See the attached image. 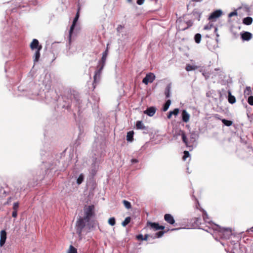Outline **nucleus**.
Masks as SVG:
<instances>
[{
  "instance_id": "52",
  "label": "nucleus",
  "mask_w": 253,
  "mask_h": 253,
  "mask_svg": "<svg viewBox=\"0 0 253 253\" xmlns=\"http://www.w3.org/2000/svg\"><path fill=\"white\" fill-rule=\"evenodd\" d=\"M217 28L216 27H215L214 28V32L216 33L217 32Z\"/></svg>"
},
{
  "instance_id": "11",
  "label": "nucleus",
  "mask_w": 253,
  "mask_h": 253,
  "mask_svg": "<svg viewBox=\"0 0 253 253\" xmlns=\"http://www.w3.org/2000/svg\"><path fill=\"white\" fill-rule=\"evenodd\" d=\"M108 44H107V48H106V50L104 52H103V53H102V56L101 60L100 61V62L101 63V65L100 66H103V67L105 65L107 56L108 53Z\"/></svg>"
},
{
  "instance_id": "32",
  "label": "nucleus",
  "mask_w": 253,
  "mask_h": 253,
  "mask_svg": "<svg viewBox=\"0 0 253 253\" xmlns=\"http://www.w3.org/2000/svg\"><path fill=\"white\" fill-rule=\"evenodd\" d=\"M190 156L189 155V152L188 151H185L184 152V155L182 157V159L184 161H185L186 158H187L188 157H189Z\"/></svg>"
},
{
  "instance_id": "26",
  "label": "nucleus",
  "mask_w": 253,
  "mask_h": 253,
  "mask_svg": "<svg viewBox=\"0 0 253 253\" xmlns=\"http://www.w3.org/2000/svg\"><path fill=\"white\" fill-rule=\"evenodd\" d=\"M221 121L224 125H225L227 126H231L233 124L232 121H229V120H227L225 119H222Z\"/></svg>"
},
{
  "instance_id": "3",
  "label": "nucleus",
  "mask_w": 253,
  "mask_h": 253,
  "mask_svg": "<svg viewBox=\"0 0 253 253\" xmlns=\"http://www.w3.org/2000/svg\"><path fill=\"white\" fill-rule=\"evenodd\" d=\"M216 227L219 228L220 232L223 233V235L229 236H236L237 235L235 232H233L230 228H221L218 226V225H216Z\"/></svg>"
},
{
  "instance_id": "50",
  "label": "nucleus",
  "mask_w": 253,
  "mask_h": 253,
  "mask_svg": "<svg viewBox=\"0 0 253 253\" xmlns=\"http://www.w3.org/2000/svg\"><path fill=\"white\" fill-rule=\"evenodd\" d=\"M250 231H251L253 232V226L251 228H250V229L247 230V231H248V232Z\"/></svg>"
},
{
  "instance_id": "21",
  "label": "nucleus",
  "mask_w": 253,
  "mask_h": 253,
  "mask_svg": "<svg viewBox=\"0 0 253 253\" xmlns=\"http://www.w3.org/2000/svg\"><path fill=\"white\" fill-rule=\"evenodd\" d=\"M253 22V19L252 17H247L243 19V23L247 25H251Z\"/></svg>"
},
{
  "instance_id": "53",
  "label": "nucleus",
  "mask_w": 253,
  "mask_h": 253,
  "mask_svg": "<svg viewBox=\"0 0 253 253\" xmlns=\"http://www.w3.org/2000/svg\"><path fill=\"white\" fill-rule=\"evenodd\" d=\"M144 237H145V238L149 237V235L148 234H146V235H145Z\"/></svg>"
},
{
  "instance_id": "20",
  "label": "nucleus",
  "mask_w": 253,
  "mask_h": 253,
  "mask_svg": "<svg viewBox=\"0 0 253 253\" xmlns=\"http://www.w3.org/2000/svg\"><path fill=\"white\" fill-rule=\"evenodd\" d=\"M133 131H129L127 132L126 135V140L127 141L131 142L133 140Z\"/></svg>"
},
{
  "instance_id": "16",
  "label": "nucleus",
  "mask_w": 253,
  "mask_h": 253,
  "mask_svg": "<svg viewBox=\"0 0 253 253\" xmlns=\"http://www.w3.org/2000/svg\"><path fill=\"white\" fill-rule=\"evenodd\" d=\"M179 112V109L178 108H175L173 111H170L169 112V114L167 116V118L169 119H170L172 115H174L175 116H176L178 114Z\"/></svg>"
},
{
  "instance_id": "35",
  "label": "nucleus",
  "mask_w": 253,
  "mask_h": 253,
  "mask_svg": "<svg viewBox=\"0 0 253 253\" xmlns=\"http://www.w3.org/2000/svg\"><path fill=\"white\" fill-rule=\"evenodd\" d=\"M203 216V218H204V220L206 222H209L208 221V219H209L208 215L205 211H204Z\"/></svg>"
},
{
  "instance_id": "45",
  "label": "nucleus",
  "mask_w": 253,
  "mask_h": 253,
  "mask_svg": "<svg viewBox=\"0 0 253 253\" xmlns=\"http://www.w3.org/2000/svg\"><path fill=\"white\" fill-rule=\"evenodd\" d=\"M138 162V161L136 159H132L131 160V163L133 164V163H136Z\"/></svg>"
},
{
  "instance_id": "4",
  "label": "nucleus",
  "mask_w": 253,
  "mask_h": 253,
  "mask_svg": "<svg viewBox=\"0 0 253 253\" xmlns=\"http://www.w3.org/2000/svg\"><path fill=\"white\" fill-rule=\"evenodd\" d=\"M155 79V75L152 73H150L146 75L145 77L143 79L142 82L145 84H148L149 83H152Z\"/></svg>"
},
{
  "instance_id": "42",
  "label": "nucleus",
  "mask_w": 253,
  "mask_h": 253,
  "mask_svg": "<svg viewBox=\"0 0 253 253\" xmlns=\"http://www.w3.org/2000/svg\"><path fill=\"white\" fill-rule=\"evenodd\" d=\"M144 2V0H137V3L138 5H142Z\"/></svg>"
},
{
  "instance_id": "33",
  "label": "nucleus",
  "mask_w": 253,
  "mask_h": 253,
  "mask_svg": "<svg viewBox=\"0 0 253 253\" xmlns=\"http://www.w3.org/2000/svg\"><path fill=\"white\" fill-rule=\"evenodd\" d=\"M248 102L251 105H253V96H250L248 99Z\"/></svg>"
},
{
  "instance_id": "37",
  "label": "nucleus",
  "mask_w": 253,
  "mask_h": 253,
  "mask_svg": "<svg viewBox=\"0 0 253 253\" xmlns=\"http://www.w3.org/2000/svg\"><path fill=\"white\" fill-rule=\"evenodd\" d=\"M237 15V12L236 10L233 11V12H230L229 14H228V17H231L233 16H236Z\"/></svg>"
},
{
  "instance_id": "43",
  "label": "nucleus",
  "mask_w": 253,
  "mask_h": 253,
  "mask_svg": "<svg viewBox=\"0 0 253 253\" xmlns=\"http://www.w3.org/2000/svg\"><path fill=\"white\" fill-rule=\"evenodd\" d=\"M187 24H188V26H187V27H185V28H183V29H182V30H185L186 29L188 28V27L189 26H191V25H192V22L191 21H188V23H187Z\"/></svg>"
},
{
  "instance_id": "55",
  "label": "nucleus",
  "mask_w": 253,
  "mask_h": 253,
  "mask_svg": "<svg viewBox=\"0 0 253 253\" xmlns=\"http://www.w3.org/2000/svg\"><path fill=\"white\" fill-rule=\"evenodd\" d=\"M177 230V229H171V231H173V230Z\"/></svg>"
},
{
  "instance_id": "39",
  "label": "nucleus",
  "mask_w": 253,
  "mask_h": 253,
  "mask_svg": "<svg viewBox=\"0 0 253 253\" xmlns=\"http://www.w3.org/2000/svg\"><path fill=\"white\" fill-rule=\"evenodd\" d=\"M0 237H6V232L5 230H3L1 231Z\"/></svg>"
},
{
  "instance_id": "13",
  "label": "nucleus",
  "mask_w": 253,
  "mask_h": 253,
  "mask_svg": "<svg viewBox=\"0 0 253 253\" xmlns=\"http://www.w3.org/2000/svg\"><path fill=\"white\" fill-rule=\"evenodd\" d=\"M41 45H39V42L38 40L34 39L30 44V47L32 50L38 49L39 48Z\"/></svg>"
},
{
  "instance_id": "27",
  "label": "nucleus",
  "mask_w": 253,
  "mask_h": 253,
  "mask_svg": "<svg viewBox=\"0 0 253 253\" xmlns=\"http://www.w3.org/2000/svg\"><path fill=\"white\" fill-rule=\"evenodd\" d=\"M194 40L196 43H199L201 40V35L200 34H196L194 37Z\"/></svg>"
},
{
  "instance_id": "2",
  "label": "nucleus",
  "mask_w": 253,
  "mask_h": 253,
  "mask_svg": "<svg viewBox=\"0 0 253 253\" xmlns=\"http://www.w3.org/2000/svg\"><path fill=\"white\" fill-rule=\"evenodd\" d=\"M147 224V227L151 230L155 231L160 230L156 233L157 237H161L165 233L169 230V229H166L164 226L160 225L158 223L148 222Z\"/></svg>"
},
{
  "instance_id": "24",
  "label": "nucleus",
  "mask_w": 253,
  "mask_h": 253,
  "mask_svg": "<svg viewBox=\"0 0 253 253\" xmlns=\"http://www.w3.org/2000/svg\"><path fill=\"white\" fill-rule=\"evenodd\" d=\"M84 178V175L83 173L80 174L77 180V183L78 185H80L83 182Z\"/></svg>"
},
{
  "instance_id": "8",
  "label": "nucleus",
  "mask_w": 253,
  "mask_h": 253,
  "mask_svg": "<svg viewBox=\"0 0 253 253\" xmlns=\"http://www.w3.org/2000/svg\"><path fill=\"white\" fill-rule=\"evenodd\" d=\"M156 111V108L155 107H150L148 108L145 111H144V113L147 114L150 117H152L154 115Z\"/></svg>"
},
{
  "instance_id": "41",
  "label": "nucleus",
  "mask_w": 253,
  "mask_h": 253,
  "mask_svg": "<svg viewBox=\"0 0 253 253\" xmlns=\"http://www.w3.org/2000/svg\"><path fill=\"white\" fill-rule=\"evenodd\" d=\"M12 216L13 217H16L17 216V211H13L12 213Z\"/></svg>"
},
{
  "instance_id": "47",
  "label": "nucleus",
  "mask_w": 253,
  "mask_h": 253,
  "mask_svg": "<svg viewBox=\"0 0 253 253\" xmlns=\"http://www.w3.org/2000/svg\"><path fill=\"white\" fill-rule=\"evenodd\" d=\"M96 172V169H92L91 170V173H92L93 175H94V174H95Z\"/></svg>"
},
{
  "instance_id": "18",
  "label": "nucleus",
  "mask_w": 253,
  "mask_h": 253,
  "mask_svg": "<svg viewBox=\"0 0 253 253\" xmlns=\"http://www.w3.org/2000/svg\"><path fill=\"white\" fill-rule=\"evenodd\" d=\"M228 102L231 104H234L236 102V98L234 96L232 95L231 94V91H228Z\"/></svg>"
},
{
  "instance_id": "48",
  "label": "nucleus",
  "mask_w": 253,
  "mask_h": 253,
  "mask_svg": "<svg viewBox=\"0 0 253 253\" xmlns=\"http://www.w3.org/2000/svg\"><path fill=\"white\" fill-rule=\"evenodd\" d=\"M11 199L12 198L11 197L9 198L8 199L7 201V202H6V203L5 204H8L9 203H10L11 201Z\"/></svg>"
},
{
  "instance_id": "10",
  "label": "nucleus",
  "mask_w": 253,
  "mask_h": 253,
  "mask_svg": "<svg viewBox=\"0 0 253 253\" xmlns=\"http://www.w3.org/2000/svg\"><path fill=\"white\" fill-rule=\"evenodd\" d=\"M164 219L166 222L170 224H173L175 222L174 218L170 214H166L164 215Z\"/></svg>"
},
{
  "instance_id": "28",
  "label": "nucleus",
  "mask_w": 253,
  "mask_h": 253,
  "mask_svg": "<svg viewBox=\"0 0 253 253\" xmlns=\"http://www.w3.org/2000/svg\"><path fill=\"white\" fill-rule=\"evenodd\" d=\"M130 220H131L130 217L128 216V217H126L125 218V219L124 220V221H123L122 222V225L124 227L126 226L130 222Z\"/></svg>"
},
{
  "instance_id": "44",
  "label": "nucleus",
  "mask_w": 253,
  "mask_h": 253,
  "mask_svg": "<svg viewBox=\"0 0 253 253\" xmlns=\"http://www.w3.org/2000/svg\"><path fill=\"white\" fill-rule=\"evenodd\" d=\"M231 31H232V34H233V35H234V37L235 38H237L238 37V36H239V34H238V33H235V32H234L233 31V30H232Z\"/></svg>"
},
{
  "instance_id": "38",
  "label": "nucleus",
  "mask_w": 253,
  "mask_h": 253,
  "mask_svg": "<svg viewBox=\"0 0 253 253\" xmlns=\"http://www.w3.org/2000/svg\"><path fill=\"white\" fill-rule=\"evenodd\" d=\"M6 238H0V246L2 247L5 243Z\"/></svg>"
},
{
  "instance_id": "54",
  "label": "nucleus",
  "mask_w": 253,
  "mask_h": 253,
  "mask_svg": "<svg viewBox=\"0 0 253 253\" xmlns=\"http://www.w3.org/2000/svg\"><path fill=\"white\" fill-rule=\"evenodd\" d=\"M203 75L206 77V78L207 79V77H206V75L205 73H203Z\"/></svg>"
},
{
  "instance_id": "7",
  "label": "nucleus",
  "mask_w": 253,
  "mask_h": 253,
  "mask_svg": "<svg viewBox=\"0 0 253 253\" xmlns=\"http://www.w3.org/2000/svg\"><path fill=\"white\" fill-rule=\"evenodd\" d=\"M222 14V11L221 10H217L211 13L209 16V20L215 19L220 17Z\"/></svg>"
},
{
  "instance_id": "19",
  "label": "nucleus",
  "mask_w": 253,
  "mask_h": 253,
  "mask_svg": "<svg viewBox=\"0 0 253 253\" xmlns=\"http://www.w3.org/2000/svg\"><path fill=\"white\" fill-rule=\"evenodd\" d=\"M170 89L171 85L170 84H168L166 88H165V94L166 95V98H169L170 96Z\"/></svg>"
},
{
  "instance_id": "1",
  "label": "nucleus",
  "mask_w": 253,
  "mask_h": 253,
  "mask_svg": "<svg viewBox=\"0 0 253 253\" xmlns=\"http://www.w3.org/2000/svg\"><path fill=\"white\" fill-rule=\"evenodd\" d=\"M93 206H88L84 210L85 216L80 218L76 223L77 232L79 236H82V233L85 230L86 226L88 224L90 218L93 214Z\"/></svg>"
},
{
  "instance_id": "36",
  "label": "nucleus",
  "mask_w": 253,
  "mask_h": 253,
  "mask_svg": "<svg viewBox=\"0 0 253 253\" xmlns=\"http://www.w3.org/2000/svg\"><path fill=\"white\" fill-rule=\"evenodd\" d=\"M19 208V203L18 202H15L13 204V211H17Z\"/></svg>"
},
{
  "instance_id": "34",
  "label": "nucleus",
  "mask_w": 253,
  "mask_h": 253,
  "mask_svg": "<svg viewBox=\"0 0 253 253\" xmlns=\"http://www.w3.org/2000/svg\"><path fill=\"white\" fill-rule=\"evenodd\" d=\"M212 26V24L209 23L204 26V29L206 30H210Z\"/></svg>"
},
{
  "instance_id": "9",
  "label": "nucleus",
  "mask_w": 253,
  "mask_h": 253,
  "mask_svg": "<svg viewBox=\"0 0 253 253\" xmlns=\"http://www.w3.org/2000/svg\"><path fill=\"white\" fill-rule=\"evenodd\" d=\"M241 37L243 41H248L252 38V34L248 32H244L241 33Z\"/></svg>"
},
{
  "instance_id": "49",
  "label": "nucleus",
  "mask_w": 253,
  "mask_h": 253,
  "mask_svg": "<svg viewBox=\"0 0 253 253\" xmlns=\"http://www.w3.org/2000/svg\"><path fill=\"white\" fill-rule=\"evenodd\" d=\"M135 237H138V238H139V237H143L142 235V234H139V235H137L135 236Z\"/></svg>"
},
{
  "instance_id": "14",
  "label": "nucleus",
  "mask_w": 253,
  "mask_h": 253,
  "mask_svg": "<svg viewBox=\"0 0 253 253\" xmlns=\"http://www.w3.org/2000/svg\"><path fill=\"white\" fill-rule=\"evenodd\" d=\"M42 45H40L39 48L37 50V51L35 52V55H34V62H38L39 60V58L40 57V50L42 49Z\"/></svg>"
},
{
  "instance_id": "23",
  "label": "nucleus",
  "mask_w": 253,
  "mask_h": 253,
  "mask_svg": "<svg viewBox=\"0 0 253 253\" xmlns=\"http://www.w3.org/2000/svg\"><path fill=\"white\" fill-rule=\"evenodd\" d=\"M170 104H171L170 100H169V99L168 100L166 101V102L165 103V104L164 105V106L163 108V111L165 112V111H167L168 109H169Z\"/></svg>"
},
{
  "instance_id": "29",
  "label": "nucleus",
  "mask_w": 253,
  "mask_h": 253,
  "mask_svg": "<svg viewBox=\"0 0 253 253\" xmlns=\"http://www.w3.org/2000/svg\"><path fill=\"white\" fill-rule=\"evenodd\" d=\"M123 203L125 206V207L127 209H130L131 207V204L129 202L126 201V200H123Z\"/></svg>"
},
{
  "instance_id": "40",
  "label": "nucleus",
  "mask_w": 253,
  "mask_h": 253,
  "mask_svg": "<svg viewBox=\"0 0 253 253\" xmlns=\"http://www.w3.org/2000/svg\"><path fill=\"white\" fill-rule=\"evenodd\" d=\"M138 240V242H139V244H140V242L142 241H147L148 238H136Z\"/></svg>"
},
{
  "instance_id": "30",
  "label": "nucleus",
  "mask_w": 253,
  "mask_h": 253,
  "mask_svg": "<svg viewBox=\"0 0 253 253\" xmlns=\"http://www.w3.org/2000/svg\"><path fill=\"white\" fill-rule=\"evenodd\" d=\"M108 223L111 226H114L116 223V220L115 217L110 218L108 220Z\"/></svg>"
},
{
  "instance_id": "25",
  "label": "nucleus",
  "mask_w": 253,
  "mask_h": 253,
  "mask_svg": "<svg viewBox=\"0 0 253 253\" xmlns=\"http://www.w3.org/2000/svg\"><path fill=\"white\" fill-rule=\"evenodd\" d=\"M197 68V67L196 66L188 64L186 65L185 69L187 71H191L195 70Z\"/></svg>"
},
{
  "instance_id": "51",
  "label": "nucleus",
  "mask_w": 253,
  "mask_h": 253,
  "mask_svg": "<svg viewBox=\"0 0 253 253\" xmlns=\"http://www.w3.org/2000/svg\"><path fill=\"white\" fill-rule=\"evenodd\" d=\"M193 1H196V2H200L202 1V0H192Z\"/></svg>"
},
{
  "instance_id": "22",
  "label": "nucleus",
  "mask_w": 253,
  "mask_h": 253,
  "mask_svg": "<svg viewBox=\"0 0 253 253\" xmlns=\"http://www.w3.org/2000/svg\"><path fill=\"white\" fill-rule=\"evenodd\" d=\"M66 253H77V249L75 247L71 245L69 246L68 250L67 251Z\"/></svg>"
},
{
  "instance_id": "46",
  "label": "nucleus",
  "mask_w": 253,
  "mask_h": 253,
  "mask_svg": "<svg viewBox=\"0 0 253 253\" xmlns=\"http://www.w3.org/2000/svg\"><path fill=\"white\" fill-rule=\"evenodd\" d=\"M194 136H195V133H192V134H191V137H190L191 140H193V141H195V138H194Z\"/></svg>"
},
{
  "instance_id": "56",
  "label": "nucleus",
  "mask_w": 253,
  "mask_h": 253,
  "mask_svg": "<svg viewBox=\"0 0 253 253\" xmlns=\"http://www.w3.org/2000/svg\"><path fill=\"white\" fill-rule=\"evenodd\" d=\"M216 36L217 37H218L219 36V35L218 34H216Z\"/></svg>"
},
{
  "instance_id": "31",
  "label": "nucleus",
  "mask_w": 253,
  "mask_h": 253,
  "mask_svg": "<svg viewBox=\"0 0 253 253\" xmlns=\"http://www.w3.org/2000/svg\"><path fill=\"white\" fill-rule=\"evenodd\" d=\"M252 93V90L250 87H246V89L244 90L245 95H249Z\"/></svg>"
},
{
  "instance_id": "6",
  "label": "nucleus",
  "mask_w": 253,
  "mask_h": 253,
  "mask_svg": "<svg viewBox=\"0 0 253 253\" xmlns=\"http://www.w3.org/2000/svg\"><path fill=\"white\" fill-rule=\"evenodd\" d=\"M103 68V66H100L99 67V69L95 72V74L94 75V82L93 84H94L97 83L99 82L100 78V75L101 73V71Z\"/></svg>"
},
{
  "instance_id": "15",
  "label": "nucleus",
  "mask_w": 253,
  "mask_h": 253,
  "mask_svg": "<svg viewBox=\"0 0 253 253\" xmlns=\"http://www.w3.org/2000/svg\"><path fill=\"white\" fill-rule=\"evenodd\" d=\"M178 134L181 135L183 142L185 143L186 146H188L187 139L184 131L180 130Z\"/></svg>"
},
{
  "instance_id": "17",
  "label": "nucleus",
  "mask_w": 253,
  "mask_h": 253,
  "mask_svg": "<svg viewBox=\"0 0 253 253\" xmlns=\"http://www.w3.org/2000/svg\"><path fill=\"white\" fill-rule=\"evenodd\" d=\"M136 128L137 129H146V128L141 121H138L136 123Z\"/></svg>"
},
{
  "instance_id": "5",
  "label": "nucleus",
  "mask_w": 253,
  "mask_h": 253,
  "mask_svg": "<svg viewBox=\"0 0 253 253\" xmlns=\"http://www.w3.org/2000/svg\"><path fill=\"white\" fill-rule=\"evenodd\" d=\"M79 9H78V11L77 12V14L76 15V16H75V17L74 19L72 25V26L70 27V31H69V41L70 42L71 40L72 33V32H73V31L74 30V28H75V27L76 26V23H77V21L78 20V19H79Z\"/></svg>"
},
{
  "instance_id": "12",
  "label": "nucleus",
  "mask_w": 253,
  "mask_h": 253,
  "mask_svg": "<svg viewBox=\"0 0 253 253\" xmlns=\"http://www.w3.org/2000/svg\"><path fill=\"white\" fill-rule=\"evenodd\" d=\"M190 119V115L185 110H183L182 112V120L184 123L189 122Z\"/></svg>"
}]
</instances>
